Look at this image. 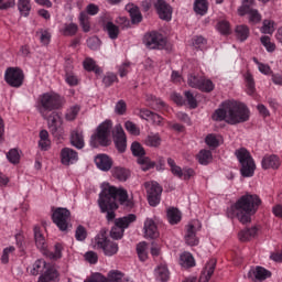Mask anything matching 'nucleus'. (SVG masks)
Instances as JSON below:
<instances>
[{
    "instance_id": "obj_1",
    "label": "nucleus",
    "mask_w": 282,
    "mask_h": 282,
    "mask_svg": "<svg viewBox=\"0 0 282 282\" xmlns=\"http://www.w3.org/2000/svg\"><path fill=\"white\" fill-rule=\"evenodd\" d=\"M213 120L216 122L225 120L227 124H241L250 120V109L240 101H225L223 108L217 109L213 115Z\"/></svg>"
},
{
    "instance_id": "obj_2",
    "label": "nucleus",
    "mask_w": 282,
    "mask_h": 282,
    "mask_svg": "<svg viewBox=\"0 0 282 282\" xmlns=\"http://www.w3.org/2000/svg\"><path fill=\"white\" fill-rule=\"evenodd\" d=\"M118 199L120 204H124L129 199V194L126 189L115 186L105 187L99 194V208L101 213H107L106 219L113 221L116 219V210H118Z\"/></svg>"
},
{
    "instance_id": "obj_3",
    "label": "nucleus",
    "mask_w": 282,
    "mask_h": 282,
    "mask_svg": "<svg viewBox=\"0 0 282 282\" xmlns=\"http://www.w3.org/2000/svg\"><path fill=\"white\" fill-rule=\"evenodd\" d=\"M259 206H261L259 195L247 193L231 206V213L240 224H250L252 215L257 214Z\"/></svg>"
},
{
    "instance_id": "obj_4",
    "label": "nucleus",
    "mask_w": 282,
    "mask_h": 282,
    "mask_svg": "<svg viewBox=\"0 0 282 282\" xmlns=\"http://www.w3.org/2000/svg\"><path fill=\"white\" fill-rule=\"evenodd\" d=\"M65 100L56 93L42 94L37 99V110L43 119H47L50 111H56L63 107Z\"/></svg>"
},
{
    "instance_id": "obj_5",
    "label": "nucleus",
    "mask_w": 282,
    "mask_h": 282,
    "mask_svg": "<svg viewBox=\"0 0 282 282\" xmlns=\"http://www.w3.org/2000/svg\"><path fill=\"white\" fill-rule=\"evenodd\" d=\"M95 247L97 248V250H101L105 257H113L118 254V250H120V247H118V242L109 239L106 228H102L99 231V235L95 237Z\"/></svg>"
},
{
    "instance_id": "obj_6",
    "label": "nucleus",
    "mask_w": 282,
    "mask_h": 282,
    "mask_svg": "<svg viewBox=\"0 0 282 282\" xmlns=\"http://www.w3.org/2000/svg\"><path fill=\"white\" fill-rule=\"evenodd\" d=\"M235 155L239 163L241 164L240 173L242 177H252L254 171H257V164H254V159L246 148L236 150Z\"/></svg>"
},
{
    "instance_id": "obj_7",
    "label": "nucleus",
    "mask_w": 282,
    "mask_h": 282,
    "mask_svg": "<svg viewBox=\"0 0 282 282\" xmlns=\"http://www.w3.org/2000/svg\"><path fill=\"white\" fill-rule=\"evenodd\" d=\"M113 128V123L111 120L104 121L98 128L97 133L93 134L90 138L91 147H109L111 144V140H109V135H111V129Z\"/></svg>"
},
{
    "instance_id": "obj_8",
    "label": "nucleus",
    "mask_w": 282,
    "mask_h": 282,
    "mask_svg": "<svg viewBox=\"0 0 282 282\" xmlns=\"http://www.w3.org/2000/svg\"><path fill=\"white\" fill-rule=\"evenodd\" d=\"M138 217L134 214H129L127 216L116 218L115 219V226L110 230V237L111 239H115L116 241L122 239L124 237V230L133 224Z\"/></svg>"
},
{
    "instance_id": "obj_9",
    "label": "nucleus",
    "mask_w": 282,
    "mask_h": 282,
    "mask_svg": "<svg viewBox=\"0 0 282 282\" xmlns=\"http://www.w3.org/2000/svg\"><path fill=\"white\" fill-rule=\"evenodd\" d=\"M48 129L54 135V138H57V140H61L63 138V116L61 112L53 110L50 112H46V119Z\"/></svg>"
},
{
    "instance_id": "obj_10",
    "label": "nucleus",
    "mask_w": 282,
    "mask_h": 282,
    "mask_svg": "<svg viewBox=\"0 0 282 282\" xmlns=\"http://www.w3.org/2000/svg\"><path fill=\"white\" fill-rule=\"evenodd\" d=\"M131 151L134 158H139L138 164L141 165L142 171H149L155 167V162L151 161V159H149L148 156H144L147 155V152L144 151V148L142 147V144H140V142H132Z\"/></svg>"
},
{
    "instance_id": "obj_11",
    "label": "nucleus",
    "mask_w": 282,
    "mask_h": 282,
    "mask_svg": "<svg viewBox=\"0 0 282 282\" xmlns=\"http://www.w3.org/2000/svg\"><path fill=\"white\" fill-rule=\"evenodd\" d=\"M187 85H189L193 89H199V91H205L206 94H210V91L215 89V84H213V80L195 74H191L188 76Z\"/></svg>"
},
{
    "instance_id": "obj_12",
    "label": "nucleus",
    "mask_w": 282,
    "mask_h": 282,
    "mask_svg": "<svg viewBox=\"0 0 282 282\" xmlns=\"http://www.w3.org/2000/svg\"><path fill=\"white\" fill-rule=\"evenodd\" d=\"M144 188L148 195V202L150 206H158L160 200L162 199V186H160L159 182L149 181L144 183Z\"/></svg>"
},
{
    "instance_id": "obj_13",
    "label": "nucleus",
    "mask_w": 282,
    "mask_h": 282,
    "mask_svg": "<svg viewBox=\"0 0 282 282\" xmlns=\"http://www.w3.org/2000/svg\"><path fill=\"white\" fill-rule=\"evenodd\" d=\"M143 42L149 50H164L166 47V39L158 32L145 34Z\"/></svg>"
},
{
    "instance_id": "obj_14",
    "label": "nucleus",
    "mask_w": 282,
    "mask_h": 282,
    "mask_svg": "<svg viewBox=\"0 0 282 282\" xmlns=\"http://www.w3.org/2000/svg\"><path fill=\"white\" fill-rule=\"evenodd\" d=\"M72 213L67 208L58 207L54 210L52 215V220L55 223L59 230L65 231L68 227L69 217Z\"/></svg>"
},
{
    "instance_id": "obj_15",
    "label": "nucleus",
    "mask_w": 282,
    "mask_h": 282,
    "mask_svg": "<svg viewBox=\"0 0 282 282\" xmlns=\"http://www.w3.org/2000/svg\"><path fill=\"white\" fill-rule=\"evenodd\" d=\"M254 6V0H242V6L238 9V14L240 17L249 15L250 23H259L261 21V14L258 10L252 9Z\"/></svg>"
},
{
    "instance_id": "obj_16",
    "label": "nucleus",
    "mask_w": 282,
    "mask_h": 282,
    "mask_svg": "<svg viewBox=\"0 0 282 282\" xmlns=\"http://www.w3.org/2000/svg\"><path fill=\"white\" fill-rule=\"evenodd\" d=\"M25 75L20 68L9 67L4 74V80L10 85V87L19 88L23 85Z\"/></svg>"
},
{
    "instance_id": "obj_17",
    "label": "nucleus",
    "mask_w": 282,
    "mask_h": 282,
    "mask_svg": "<svg viewBox=\"0 0 282 282\" xmlns=\"http://www.w3.org/2000/svg\"><path fill=\"white\" fill-rule=\"evenodd\" d=\"M115 147L119 153L127 151V134L121 124H117L112 131Z\"/></svg>"
},
{
    "instance_id": "obj_18",
    "label": "nucleus",
    "mask_w": 282,
    "mask_h": 282,
    "mask_svg": "<svg viewBox=\"0 0 282 282\" xmlns=\"http://www.w3.org/2000/svg\"><path fill=\"white\" fill-rule=\"evenodd\" d=\"M154 8L156 9L159 19H162V21H171L173 18V8L165 0H158Z\"/></svg>"
},
{
    "instance_id": "obj_19",
    "label": "nucleus",
    "mask_w": 282,
    "mask_h": 282,
    "mask_svg": "<svg viewBox=\"0 0 282 282\" xmlns=\"http://www.w3.org/2000/svg\"><path fill=\"white\" fill-rule=\"evenodd\" d=\"M61 162L64 166L76 164L78 162V152L72 148H63L61 151Z\"/></svg>"
},
{
    "instance_id": "obj_20",
    "label": "nucleus",
    "mask_w": 282,
    "mask_h": 282,
    "mask_svg": "<svg viewBox=\"0 0 282 282\" xmlns=\"http://www.w3.org/2000/svg\"><path fill=\"white\" fill-rule=\"evenodd\" d=\"M139 116L142 120H151L155 127H164V118L149 109H141Z\"/></svg>"
},
{
    "instance_id": "obj_21",
    "label": "nucleus",
    "mask_w": 282,
    "mask_h": 282,
    "mask_svg": "<svg viewBox=\"0 0 282 282\" xmlns=\"http://www.w3.org/2000/svg\"><path fill=\"white\" fill-rule=\"evenodd\" d=\"M143 230L145 239H158V237H160L158 225H155V221L151 218L144 221Z\"/></svg>"
},
{
    "instance_id": "obj_22",
    "label": "nucleus",
    "mask_w": 282,
    "mask_h": 282,
    "mask_svg": "<svg viewBox=\"0 0 282 282\" xmlns=\"http://www.w3.org/2000/svg\"><path fill=\"white\" fill-rule=\"evenodd\" d=\"M249 278L252 279V281H265V279H270L272 276V273L263 267H257L256 269H251L248 273Z\"/></svg>"
},
{
    "instance_id": "obj_23",
    "label": "nucleus",
    "mask_w": 282,
    "mask_h": 282,
    "mask_svg": "<svg viewBox=\"0 0 282 282\" xmlns=\"http://www.w3.org/2000/svg\"><path fill=\"white\" fill-rule=\"evenodd\" d=\"M95 164L100 171L107 172L111 171V166H113V161L107 154H98L95 158Z\"/></svg>"
},
{
    "instance_id": "obj_24",
    "label": "nucleus",
    "mask_w": 282,
    "mask_h": 282,
    "mask_svg": "<svg viewBox=\"0 0 282 282\" xmlns=\"http://www.w3.org/2000/svg\"><path fill=\"white\" fill-rule=\"evenodd\" d=\"M197 221L189 223L186 228V235H185V241L187 246H197L199 243V239L197 238V229L195 228V225Z\"/></svg>"
},
{
    "instance_id": "obj_25",
    "label": "nucleus",
    "mask_w": 282,
    "mask_h": 282,
    "mask_svg": "<svg viewBox=\"0 0 282 282\" xmlns=\"http://www.w3.org/2000/svg\"><path fill=\"white\" fill-rule=\"evenodd\" d=\"M37 282H58V271L56 267H46L44 274L40 275Z\"/></svg>"
},
{
    "instance_id": "obj_26",
    "label": "nucleus",
    "mask_w": 282,
    "mask_h": 282,
    "mask_svg": "<svg viewBox=\"0 0 282 282\" xmlns=\"http://www.w3.org/2000/svg\"><path fill=\"white\" fill-rule=\"evenodd\" d=\"M262 169L264 171H268V169H279L281 166V161L279 160V156L271 154V155H265L262 159Z\"/></svg>"
},
{
    "instance_id": "obj_27",
    "label": "nucleus",
    "mask_w": 282,
    "mask_h": 282,
    "mask_svg": "<svg viewBox=\"0 0 282 282\" xmlns=\"http://www.w3.org/2000/svg\"><path fill=\"white\" fill-rule=\"evenodd\" d=\"M217 265V261L210 260L206 263L202 274L199 276V282H208L210 281V276L215 273V267Z\"/></svg>"
},
{
    "instance_id": "obj_28",
    "label": "nucleus",
    "mask_w": 282,
    "mask_h": 282,
    "mask_svg": "<svg viewBox=\"0 0 282 282\" xmlns=\"http://www.w3.org/2000/svg\"><path fill=\"white\" fill-rule=\"evenodd\" d=\"M145 100L149 107H151V109H154V111H160L161 109H164V107H166V102L151 94L145 95Z\"/></svg>"
},
{
    "instance_id": "obj_29",
    "label": "nucleus",
    "mask_w": 282,
    "mask_h": 282,
    "mask_svg": "<svg viewBox=\"0 0 282 282\" xmlns=\"http://www.w3.org/2000/svg\"><path fill=\"white\" fill-rule=\"evenodd\" d=\"M70 144L72 147H75V149H84L85 139L83 137V132H78V130H73L70 132Z\"/></svg>"
},
{
    "instance_id": "obj_30",
    "label": "nucleus",
    "mask_w": 282,
    "mask_h": 282,
    "mask_svg": "<svg viewBox=\"0 0 282 282\" xmlns=\"http://www.w3.org/2000/svg\"><path fill=\"white\" fill-rule=\"evenodd\" d=\"M112 176L119 182H127L131 177V172L124 167L116 166L111 171Z\"/></svg>"
},
{
    "instance_id": "obj_31",
    "label": "nucleus",
    "mask_w": 282,
    "mask_h": 282,
    "mask_svg": "<svg viewBox=\"0 0 282 282\" xmlns=\"http://www.w3.org/2000/svg\"><path fill=\"white\" fill-rule=\"evenodd\" d=\"M34 239L35 246L36 248H39V250H47V242H45V237H43V234L41 232V227L39 226L34 227Z\"/></svg>"
},
{
    "instance_id": "obj_32",
    "label": "nucleus",
    "mask_w": 282,
    "mask_h": 282,
    "mask_svg": "<svg viewBox=\"0 0 282 282\" xmlns=\"http://www.w3.org/2000/svg\"><path fill=\"white\" fill-rule=\"evenodd\" d=\"M126 10L129 12L131 22L133 24L142 23V13L140 12V9L137 6L128 4L126 6Z\"/></svg>"
},
{
    "instance_id": "obj_33",
    "label": "nucleus",
    "mask_w": 282,
    "mask_h": 282,
    "mask_svg": "<svg viewBox=\"0 0 282 282\" xmlns=\"http://www.w3.org/2000/svg\"><path fill=\"white\" fill-rule=\"evenodd\" d=\"M236 39L243 43V41H248V36H250V29L246 24L237 25L235 29Z\"/></svg>"
},
{
    "instance_id": "obj_34",
    "label": "nucleus",
    "mask_w": 282,
    "mask_h": 282,
    "mask_svg": "<svg viewBox=\"0 0 282 282\" xmlns=\"http://www.w3.org/2000/svg\"><path fill=\"white\" fill-rule=\"evenodd\" d=\"M155 276L156 280L160 282L169 281V279H171V272H169V267H166L165 264H160L155 269Z\"/></svg>"
},
{
    "instance_id": "obj_35",
    "label": "nucleus",
    "mask_w": 282,
    "mask_h": 282,
    "mask_svg": "<svg viewBox=\"0 0 282 282\" xmlns=\"http://www.w3.org/2000/svg\"><path fill=\"white\" fill-rule=\"evenodd\" d=\"M257 232H259V229L257 227H251V228L242 229L238 234V239L240 241H250V239L257 237Z\"/></svg>"
},
{
    "instance_id": "obj_36",
    "label": "nucleus",
    "mask_w": 282,
    "mask_h": 282,
    "mask_svg": "<svg viewBox=\"0 0 282 282\" xmlns=\"http://www.w3.org/2000/svg\"><path fill=\"white\" fill-rule=\"evenodd\" d=\"M167 220L172 226L180 224V221H182V213H180V209L175 207L167 209Z\"/></svg>"
},
{
    "instance_id": "obj_37",
    "label": "nucleus",
    "mask_w": 282,
    "mask_h": 282,
    "mask_svg": "<svg viewBox=\"0 0 282 282\" xmlns=\"http://www.w3.org/2000/svg\"><path fill=\"white\" fill-rule=\"evenodd\" d=\"M194 12L200 17H204V14L208 12V0H195Z\"/></svg>"
},
{
    "instance_id": "obj_38",
    "label": "nucleus",
    "mask_w": 282,
    "mask_h": 282,
    "mask_svg": "<svg viewBox=\"0 0 282 282\" xmlns=\"http://www.w3.org/2000/svg\"><path fill=\"white\" fill-rule=\"evenodd\" d=\"M105 30L108 33L109 39L112 41H116L120 34V28L118 25L113 24V22H107L105 25Z\"/></svg>"
},
{
    "instance_id": "obj_39",
    "label": "nucleus",
    "mask_w": 282,
    "mask_h": 282,
    "mask_svg": "<svg viewBox=\"0 0 282 282\" xmlns=\"http://www.w3.org/2000/svg\"><path fill=\"white\" fill-rule=\"evenodd\" d=\"M18 10L22 17H30L32 4L30 0H18Z\"/></svg>"
},
{
    "instance_id": "obj_40",
    "label": "nucleus",
    "mask_w": 282,
    "mask_h": 282,
    "mask_svg": "<svg viewBox=\"0 0 282 282\" xmlns=\"http://www.w3.org/2000/svg\"><path fill=\"white\" fill-rule=\"evenodd\" d=\"M167 164L171 169L172 175H174L175 177H180V180H182V177L184 176V170H182V167H180V165L175 163V160L169 158Z\"/></svg>"
},
{
    "instance_id": "obj_41",
    "label": "nucleus",
    "mask_w": 282,
    "mask_h": 282,
    "mask_svg": "<svg viewBox=\"0 0 282 282\" xmlns=\"http://www.w3.org/2000/svg\"><path fill=\"white\" fill-rule=\"evenodd\" d=\"M197 160H198L199 164L206 165L212 162L213 152H210V150H200L197 155Z\"/></svg>"
},
{
    "instance_id": "obj_42",
    "label": "nucleus",
    "mask_w": 282,
    "mask_h": 282,
    "mask_svg": "<svg viewBox=\"0 0 282 282\" xmlns=\"http://www.w3.org/2000/svg\"><path fill=\"white\" fill-rule=\"evenodd\" d=\"M84 69H86V72H95V74H101V69L100 67L96 66V62L94 59H91V57H87L84 63Z\"/></svg>"
},
{
    "instance_id": "obj_43",
    "label": "nucleus",
    "mask_w": 282,
    "mask_h": 282,
    "mask_svg": "<svg viewBox=\"0 0 282 282\" xmlns=\"http://www.w3.org/2000/svg\"><path fill=\"white\" fill-rule=\"evenodd\" d=\"M77 32L78 24L76 23L64 24V30H62L63 36H76Z\"/></svg>"
},
{
    "instance_id": "obj_44",
    "label": "nucleus",
    "mask_w": 282,
    "mask_h": 282,
    "mask_svg": "<svg viewBox=\"0 0 282 282\" xmlns=\"http://www.w3.org/2000/svg\"><path fill=\"white\" fill-rule=\"evenodd\" d=\"M144 144H147V147L158 148L162 144V139L160 138V134H150L145 138Z\"/></svg>"
},
{
    "instance_id": "obj_45",
    "label": "nucleus",
    "mask_w": 282,
    "mask_h": 282,
    "mask_svg": "<svg viewBox=\"0 0 282 282\" xmlns=\"http://www.w3.org/2000/svg\"><path fill=\"white\" fill-rule=\"evenodd\" d=\"M181 265L183 268H193L195 265V258L188 252L181 254Z\"/></svg>"
},
{
    "instance_id": "obj_46",
    "label": "nucleus",
    "mask_w": 282,
    "mask_h": 282,
    "mask_svg": "<svg viewBox=\"0 0 282 282\" xmlns=\"http://www.w3.org/2000/svg\"><path fill=\"white\" fill-rule=\"evenodd\" d=\"M137 253L140 261H147L149 259V253H147V242L142 241L137 245Z\"/></svg>"
},
{
    "instance_id": "obj_47",
    "label": "nucleus",
    "mask_w": 282,
    "mask_h": 282,
    "mask_svg": "<svg viewBox=\"0 0 282 282\" xmlns=\"http://www.w3.org/2000/svg\"><path fill=\"white\" fill-rule=\"evenodd\" d=\"M219 138L217 134L210 133L205 138V142L207 147H210L212 149H217L219 147Z\"/></svg>"
},
{
    "instance_id": "obj_48",
    "label": "nucleus",
    "mask_w": 282,
    "mask_h": 282,
    "mask_svg": "<svg viewBox=\"0 0 282 282\" xmlns=\"http://www.w3.org/2000/svg\"><path fill=\"white\" fill-rule=\"evenodd\" d=\"M45 268H47V263L44 260H36L31 269V274L36 276L39 272H42Z\"/></svg>"
},
{
    "instance_id": "obj_49",
    "label": "nucleus",
    "mask_w": 282,
    "mask_h": 282,
    "mask_svg": "<svg viewBox=\"0 0 282 282\" xmlns=\"http://www.w3.org/2000/svg\"><path fill=\"white\" fill-rule=\"evenodd\" d=\"M36 34H40L42 45H50V41H52V33L50 31L41 29Z\"/></svg>"
},
{
    "instance_id": "obj_50",
    "label": "nucleus",
    "mask_w": 282,
    "mask_h": 282,
    "mask_svg": "<svg viewBox=\"0 0 282 282\" xmlns=\"http://www.w3.org/2000/svg\"><path fill=\"white\" fill-rule=\"evenodd\" d=\"M7 159L9 160V162H11V164H19V162L21 160V155L19 154V150L11 149L7 153Z\"/></svg>"
},
{
    "instance_id": "obj_51",
    "label": "nucleus",
    "mask_w": 282,
    "mask_h": 282,
    "mask_svg": "<svg viewBox=\"0 0 282 282\" xmlns=\"http://www.w3.org/2000/svg\"><path fill=\"white\" fill-rule=\"evenodd\" d=\"M79 24L84 32H89V30H91V26L89 25V15H87V13L82 12L79 14Z\"/></svg>"
},
{
    "instance_id": "obj_52",
    "label": "nucleus",
    "mask_w": 282,
    "mask_h": 282,
    "mask_svg": "<svg viewBox=\"0 0 282 282\" xmlns=\"http://www.w3.org/2000/svg\"><path fill=\"white\" fill-rule=\"evenodd\" d=\"M75 239H77V241H85L87 239V229L83 225L76 228Z\"/></svg>"
},
{
    "instance_id": "obj_53",
    "label": "nucleus",
    "mask_w": 282,
    "mask_h": 282,
    "mask_svg": "<svg viewBox=\"0 0 282 282\" xmlns=\"http://www.w3.org/2000/svg\"><path fill=\"white\" fill-rule=\"evenodd\" d=\"M262 45L265 47L267 52H274L276 50V45L270 41V36L264 35L260 39Z\"/></svg>"
},
{
    "instance_id": "obj_54",
    "label": "nucleus",
    "mask_w": 282,
    "mask_h": 282,
    "mask_svg": "<svg viewBox=\"0 0 282 282\" xmlns=\"http://www.w3.org/2000/svg\"><path fill=\"white\" fill-rule=\"evenodd\" d=\"M116 82H118V76L113 73H107L102 79L105 87H111Z\"/></svg>"
},
{
    "instance_id": "obj_55",
    "label": "nucleus",
    "mask_w": 282,
    "mask_h": 282,
    "mask_svg": "<svg viewBox=\"0 0 282 282\" xmlns=\"http://www.w3.org/2000/svg\"><path fill=\"white\" fill-rule=\"evenodd\" d=\"M184 96L187 100V105H189V108L197 109V99L195 98V95H193V93H191V90H186L184 93Z\"/></svg>"
},
{
    "instance_id": "obj_56",
    "label": "nucleus",
    "mask_w": 282,
    "mask_h": 282,
    "mask_svg": "<svg viewBox=\"0 0 282 282\" xmlns=\"http://www.w3.org/2000/svg\"><path fill=\"white\" fill-rule=\"evenodd\" d=\"M65 80H66L67 85H69L70 87H76V85H78V83H79L78 76H76V74L69 73V72L66 73Z\"/></svg>"
},
{
    "instance_id": "obj_57",
    "label": "nucleus",
    "mask_w": 282,
    "mask_h": 282,
    "mask_svg": "<svg viewBox=\"0 0 282 282\" xmlns=\"http://www.w3.org/2000/svg\"><path fill=\"white\" fill-rule=\"evenodd\" d=\"M262 34H272L274 32V22L264 20L261 29Z\"/></svg>"
},
{
    "instance_id": "obj_58",
    "label": "nucleus",
    "mask_w": 282,
    "mask_h": 282,
    "mask_svg": "<svg viewBox=\"0 0 282 282\" xmlns=\"http://www.w3.org/2000/svg\"><path fill=\"white\" fill-rule=\"evenodd\" d=\"M246 83H247L248 94L252 96V94H254V78L252 77V74L247 73Z\"/></svg>"
},
{
    "instance_id": "obj_59",
    "label": "nucleus",
    "mask_w": 282,
    "mask_h": 282,
    "mask_svg": "<svg viewBox=\"0 0 282 282\" xmlns=\"http://www.w3.org/2000/svg\"><path fill=\"white\" fill-rule=\"evenodd\" d=\"M253 62L256 63V65H258V69L259 72H261V74H264L268 76V74H271L272 69L270 68V65L260 63L259 59H257V57H253Z\"/></svg>"
},
{
    "instance_id": "obj_60",
    "label": "nucleus",
    "mask_w": 282,
    "mask_h": 282,
    "mask_svg": "<svg viewBox=\"0 0 282 282\" xmlns=\"http://www.w3.org/2000/svg\"><path fill=\"white\" fill-rule=\"evenodd\" d=\"M122 276H124V274L120 271H110L108 273V282H120L122 281Z\"/></svg>"
},
{
    "instance_id": "obj_61",
    "label": "nucleus",
    "mask_w": 282,
    "mask_h": 282,
    "mask_svg": "<svg viewBox=\"0 0 282 282\" xmlns=\"http://www.w3.org/2000/svg\"><path fill=\"white\" fill-rule=\"evenodd\" d=\"M87 46L89 50H99L100 48V39L98 36H93L87 40Z\"/></svg>"
},
{
    "instance_id": "obj_62",
    "label": "nucleus",
    "mask_w": 282,
    "mask_h": 282,
    "mask_svg": "<svg viewBox=\"0 0 282 282\" xmlns=\"http://www.w3.org/2000/svg\"><path fill=\"white\" fill-rule=\"evenodd\" d=\"M78 111H80V108L78 106L72 107L69 110H67L65 118L66 120H76V117L78 116Z\"/></svg>"
},
{
    "instance_id": "obj_63",
    "label": "nucleus",
    "mask_w": 282,
    "mask_h": 282,
    "mask_svg": "<svg viewBox=\"0 0 282 282\" xmlns=\"http://www.w3.org/2000/svg\"><path fill=\"white\" fill-rule=\"evenodd\" d=\"M115 111L118 116H124V113H127V102H124V100H119L116 104Z\"/></svg>"
},
{
    "instance_id": "obj_64",
    "label": "nucleus",
    "mask_w": 282,
    "mask_h": 282,
    "mask_svg": "<svg viewBox=\"0 0 282 282\" xmlns=\"http://www.w3.org/2000/svg\"><path fill=\"white\" fill-rule=\"evenodd\" d=\"M85 282H109V280L101 273H94L90 279Z\"/></svg>"
}]
</instances>
